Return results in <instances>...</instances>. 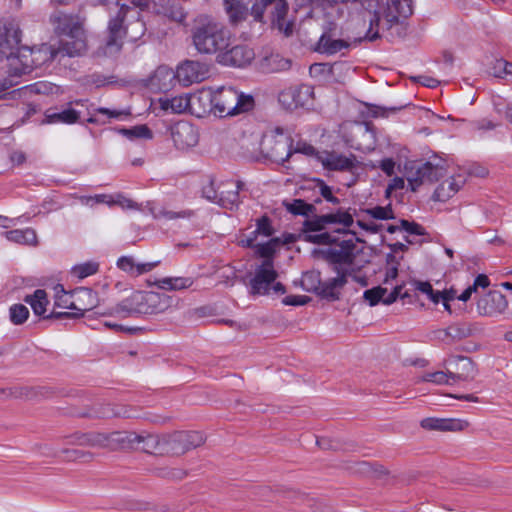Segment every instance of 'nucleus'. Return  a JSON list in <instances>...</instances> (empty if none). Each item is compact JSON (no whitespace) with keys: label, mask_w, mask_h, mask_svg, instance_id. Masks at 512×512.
<instances>
[{"label":"nucleus","mask_w":512,"mask_h":512,"mask_svg":"<svg viewBox=\"0 0 512 512\" xmlns=\"http://www.w3.org/2000/svg\"><path fill=\"white\" fill-rule=\"evenodd\" d=\"M367 15L363 19H368L369 28L363 38L359 41H376L381 38L380 30L387 32V37L393 41L402 39L407 34L406 19L412 15V0H389L382 9H373L371 2L365 6Z\"/></svg>","instance_id":"f257e3e1"},{"label":"nucleus","mask_w":512,"mask_h":512,"mask_svg":"<svg viewBox=\"0 0 512 512\" xmlns=\"http://www.w3.org/2000/svg\"><path fill=\"white\" fill-rule=\"evenodd\" d=\"M21 30L14 20H8L0 26V63L9 76L20 77L31 73L28 58L31 48L19 46Z\"/></svg>","instance_id":"f03ea898"},{"label":"nucleus","mask_w":512,"mask_h":512,"mask_svg":"<svg viewBox=\"0 0 512 512\" xmlns=\"http://www.w3.org/2000/svg\"><path fill=\"white\" fill-rule=\"evenodd\" d=\"M194 99H205L210 111L220 118L249 112L255 105L252 95L244 94L233 87H220L214 92L210 89L203 90Z\"/></svg>","instance_id":"7ed1b4c3"},{"label":"nucleus","mask_w":512,"mask_h":512,"mask_svg":"<svg viewBox=\"0 0 512 512\" xmlns=\"http://www.w3.org/2000/svg\"><path fill=\"white\" fill-rule=\"evenodd\" d=\"M50 22L57 35L67 37L61 40L59 52L69 57L81 56L86 52L87 38L80 17L57 12L51 15Z\"/></svg>","instance_id":"20e7f679"},{"label":"nucleus","mask_w":512,"mask_h":512,"mask_svg":"<svg viewBox=\"0 0 512 512\" xmlns=\"http://www.w3.org/2000/svg\"><path fill=\"white\" fill-rule=\"evenodd\" d=\"M192 43L201 54H219L230 46V32L208 18L199 19L191 30Z\"/></svg>","instance_id":"39448f33"},{"label":"nucleus","mask_w":512,"mask_h":512,"mask_svg":"<svg viewBox=\"0 0 512 512\" xmlns=\"http://www.w3.org/2000/svg\"><path fill=\"white\" fill-rule=\"evenodd\" d=\"M172 303L173 299L165 293L136 291L114 307L112 313L122 317L159 314L170 308Z\"/></svg>","instance_id":"423d86ee"},{"label":"nucleus","mask_w":512,"mask_h":512,"mask_svg":"<svg viewBox=\"0 0 512 512\" xmlns=\"http://www.w3.org/2000/svg\"><path fill=\"white\" fill-rule=\"evenodd\" d=\"M346 284L347 280L344 279V275L323 281L320 271L317 270L303 273L301 279V286L305 291L314 293L328 301L339 300L340 291Z\"/></svg>","instance_id":"0eeeda50"},{"label":"nucleus","mask_w":512,"mask_h":512,"mask_svg":"<svg viewBox=\"0 0 512 512\" xmlns=\"http://www.w3.org/2000/svg\"><path fill=\"white\" fill-rule=\"evenodd\" d=\"M164 454L180 456L186 452L200 447L206 441V437L199 431H174L163 434Z\"/></svg>","instance_id":"6e6552de"},{"label":"nucleus","mask_w":512,"mask_h":512,"mask_svg":"<svg viewBox=\"0 0 512 512\" xmlns=\"http://www.w3.org/2000/svg\"><path fill=\"white\" fill-rule=\"evenodd\" d=\"M406 178L412 191H416L424 183H434L446 174L440 163L430 161L424 163L412 162L405 165Z\"/></svg>","instance_id":"1a4fd4ad"},{"label":"nucleus","mask_w":512,"mask_h":512,"mask_svg":"<svg viewBox=\"0 0 512 512\" xmlns=\"http://www.w3.org/2000/svg\"><path fill=\"white\" fill-rule=\"evenodd\" d=\"M274 133L276 135L264 137L261 142V152L266 158L276 163L283 164L293 154L291 148L292 139L288 136H284L283 129L280 127H277Z\"/></svg>","instance_id":"9d476101"},{"label":"nucleus","mask_w":512,"mask_h":512,"mask_svg":"<svg viewBox=\"0 0 512 512\" xmlns=\"http://www.w3.org/2000/svg\"><path fill=\"white\" fill-rule=\"evenodd\" d=\"M312 255L331 264L332 270L337 274L336 277L344 275V279L347 280L353 274V269L348 267L354 264L356 255H351L340 248L314 249Z\"/></svg>","instance_id":"9b49d317"},{"label":"nucleus","mask_w":512,"mask_h":512,"mask_svg":"<svg viewBox=\"0 0 512 512\" xmlns=\"http://www.w3.org/2000/svg\"><path fill=\"white\" fill-rule=\"evenodd\" d=\"M314 89L307 84L288 87L279 93L278 101L286 110L309 108L313 105Z\"/></svg>","instance_id":"f8f14e48"},{"label":"nucleus","mask_w":512,"mask_h":512,"mask_svg":"<svg viewBox=\"0 0 512 512\" xmlns=\"http://www.w3.org/2000/svg\"><path fill=\"white\" fill-rule=\"evenodd\" d=\"M267 9H270L272 23L282 30L288 12L287 2L285 0H260L251 7V15L255 21L263 22L264 11Z\"/></svg>","instance_id":"ddd939ff"},{"label":"nucleus","mask_w":512,"mask_h":512,"mask_svg":"<svg viewBox=\"0 0 512 512\" xmlns=\"http://www.w3.org/2000/svg\"><path fill=\"white\" fill-rule=\"evenodd\" d=\"M116 5L119 6L115 16H112L108 22V38L106 45L107 47H115L116 50H120L122 47V39L126 35V26H124L125 19L134 8L126 4H120V0L116 1Z\"/></svg>","instance_id":"4468645a"},{"label":"nucleus","mask_w":512,"mask_h":512,"mask_svg":"<svg viewBox=\"0 0 512 512\" xmlns=\"http://www.w3.org/2000/svg\"><path fill=\"white\" fill-rule=\"evenodd\" d=\"M168 75L176 77L183 86L200 83L209 77V67L199 61L186 60L177 67L176 73L168 72Z\"/></svg>","instance_id":"2eb2a0df"},{"label":"nucleus","mask_w":512,"mask_h":512,"mask_svg":"<svg viewBox=\"0 0 512 512\" xmlns=\"http://www.w3.org/2000/svg\"><path fill=\"white\" fill-rule=\"evenodd\" d=\"M278 276L274 269L273 262L263 261L255 270L254 277L250 280V293L252 295H266L270 291V286L275 282Z\"/></svg>","instance_id":"dca6fc26"},{"label":"nucleus","mask_w":512,"mask_h":512,"mask_svg":"<svg viewBox=\"0 0 512 512\" xmlns=\"http://www.w3.org/2000/svg\"><path fill=\"white\" fill-rule=\"evenodd\" d=\"M445 365L453 383L473 380L476 375L474 362L466 356H450Z\"/></svg>","instance_id":"f3484780"},{"label":"nucleus","mask_w":512,"mask_h":512,"mask_svg":"<svg viewBox=\"0 0 512 512\" xmlns=\"http://www.w3.org/2000/svg\"><path fill=\"white\" fill-rule=\"evenodd\" d=\"M87 102V99L71 101L67 104V107L60 111H57L56 108H49L45 111L44 118L40 121V123L42 125L56 123L68 125L75 124L79 121L81 112L73 108V105L83 106Z\"/></svg>","instance_id":"a211bd4d"},{"label":"nucleus","mask_w":512,"mask_h":512,"mask_svg":"<svg viewBox=\"0 0 512 512\" xmlns=\"http://www.w3.org/2000/svg\"><path fill=\"white\" fill-rule=\"evenodd\" d=\"M171 138L179 150H187L197 145L199 134L194 125L187 121H179L170 128Z\"/></svg>","instance_id":"6ab92c4d"},{"label":"nucleus","mask_w":512,"mask_h":512,"mask_svg":"<svg viewBox=\"0 0 512 512\" xmlns=\"http://www.w3.org/2000/svg\"><path fill=\"white\" fill-rule=\"evenodd\" d=\"M255 54L246 45H235L222 50L216 57L217 62L227 66L243 67L249 64Z\"/></svg>","instance_id":"aec40b11"},{"label":"nucleus","mask_w":512,"mask_h":512,"mask_svg":"<svg viewBox=\"0 0 512 512\" xmlns=\"http://www.w3.org/2000/svg\"><path fill=\"white\" fill-rule=\"evenodd\" d=\"M508 307L506 297L500 291H489L477 302V311L483 316L502 314Z\"/></svg>","instance_id":"412c9836"},{"label":"nucleus","mask_w":512,"mask_h":512,"mask_svg":"<svg viewBox=\"0 0 512 512\" xmlns=\"http://www.w3.org/2000/svg\"><path fill=\"white\" fill-rule=\"evenodd\" d=\"M139 437L136 432L114 431L106 433L105 449L130 450L139 446Z\"/></svg>","instance_id":"4be33fe9"},{"label":"nucleus","mask_w":512,"mask_h":512,"mask_svg":"<svg viewBox=\"0 0 512 512\" xmlns=\"http://www.w3.org/2000/svg\"><path fill=\"white\" fill-rule=\"evenodd\" d=\"M83 416L98 417V418H110V417L137 418L138 417L134 407L127 406V405H121V404L99 405L98 409H95L91 413L83 414Z\"/></svg>","instance_id":"5701e85b"},{"label":"nucleus","mask_w":512,"mask_h":512,"mask_svg":"<svg viewBox=\"0 0 512 512\" xmlns=\"http://www.w3.org/2000/svg\"><path fill=\"white\" fill-rule=\"evenodd\" d=\"M426 430L438 431H463L469 426V422L464 419H444V418H425L420 423Z\"/></svg>","instance_id":"b1692460"},{"label":"nucleus","mask_w":512,"mask_h":512,"mask_svg":"<svg viewBox=\"0 0 512 512\" xmlns=\"http://www.w3.org/2000/svg\"><path fill=\"white\" fill-rule=\"evenodd\" d=\"M402 286H396L391 292L388 293L386 288L381 286L373 287L364 291L363 298L370 306H375L380 302L385 305L394 303L400 295Z\"/></svg>","instance_id":"393cba45"},{"label":"nucleus","mask_w":512,"mask_h":512,"mask_svg":"<svg viewBox=\"0 0 512 512\" xmlns=\"http://www.w3.org/2000/svg\"><path fill=\"white\" fill-rule=\"evenodd\" d=\"M352 147L362 152H368L374 149L376 144L375 132L372 126L365 122L357 126L354 135Z\"/></svg>","instance_id":"a878e982"},{"label":"nucleus","mask_w":512,"mask_h":512,"mask_svg":"<svg viewBox=\"0 0 512 512\" xmlns=\"http://www.w3.org/2000/svg\"><path fill=\"white\" fill-rule=\"evenodd\" d=\"M260 0H224L225 9L232 24L237 25L246 19L249 6Z\"/></svg>","instance_id":"bb28decb"},{"label":"nucleus","mask_w":512,"mask_h":512,"mask_svg":"<svg viewBox=\"0 0 512 512\" xmlns=\"http://www.w3.org/2000/svg\"><path fill=\"white\" fill-rule=\"evenodd\" d=\"M324 168L332 171H349L354 168V155L351 157L338 154L336 152H327L324 156H319Z\"/></svg>","instance_id":"cd10ccee"},{"label":"nucleus","mask_w":512,"mask_h":512,"mask_svg":"<svg viewBox=\"0 0 512 512\" xmlns=\"http://www.w3.org/2000/svg\"><path fill=\"white\" fill-rule=\"evenodd\" d=\"M159 264L156 262L136 263L132 256H121L117 260V267L131 276L137 277L150 272Z\"/></svg>","instance_id":"c85d7f7f"},{"label":"nucleus","mask_w":512,"mask_h":512,"mask_svg":"<svg viewBox=\"0 0 512 512\" xmlns=\"http://www.w3.org/2000/svg\"><path fill=\"white\" fill-rule=\"evenodd\" d=\"M350 47V43L346 40L335 39L330 32H325L319 38L316 51L326 55H334L343 49Z\"/></svg>","instance_id":"c756f323"},{"label":"nucleus","mask_w":512,"mask_h":512,"mask_svg":"<svg viewBox=\"0 0 512 512\" xmlns=\"http://www.w3.org/2000/svg\"><path fill=\"white\" fill-rule=\"evenodd\" d=\"M73 296H75V300L79 303V305L76 304L77 313L84 315L85 311H90L96 307L98 301L97 293L90 288H77L73 291Z\"/></svg>","instance_id":"7c9ffc66"},{"label":"nucleus","mask_w":512,"mask_h":512,"mask_svg":"<svg viewBox=\"0 0 512 512\" xmlns=\"http://www.w3.org/2000/svg\"><path fill=\"white\" fill-rule=\"evenodd\" d=\"M463 183L464 180L460 176L459 180L454 177L446 179L435 189L433 199L441 202L448 200L458 192Z\"/></svg>","instance_id":"2f4dec72"},{"label":"nucleus","mask_w":512,"mask_h":512,"mask_svg":"<svg viewBox=\"0 0 512 512\" xmlns=\"http://www.w3.org/2000/svg\"><path fill=\"white\" fill-rule=\"evenodd\" d=\"M321 202V198H316L314 203H307L303 199H294L290 202L285 201L283 205L289 213L308 218L317 211L316 204H320Z\"/></svg>","instance_id":"473e14b6"},{"label":"nucleus","mask_w":512,"mask_h":512,"mask_svg":"<svg viewBox=\"0 0 512 512\" xmlns=\"http://www.w3.org/2000/svg\"><path fill=\"white\" fill-rule=\"evenodd\" d=\"M24 302L29 304L36 316H42L44 318L46 307L49 304L47 293L43 289H36L33 294L26 295Z\"/></svg>","instance_id":"72a5a7b5"},{"label":"nucleus","mask_w":512,"mask_h":512,"mask_svg":"<svg viewBox=\"0 0 512 512\" xmlns=\"http://www.w3.org/2000/svg\"><path fill=\"white\" fill-rule=\"evenodd\" d=\"M138 437L140 438L139 439V444H143L142 446V450L146 453H150V454H161V455H164V446L162 445L163 444V441H164V437H163V434L161 435H156V434H151V433H143V434H138Z\"/></svg>","instance_id":"f704fd0d"},{"label":"nucleus","mask_w":512,"mask_h":512,"mask_svg":"<svg viewBox=\"0 0 512 512\" xmlns=\"http://www.w3.org/2000/svg\"><path fill=\"white\" fill-rule=\"evenodd\" d=\"M441 332L452 341H460L472 336L475 332V327L470 323L461 322L452 324Z\"/></svg>","instance_id":"c9c22d12"},{"label":"nucleus","mask_w":512,"mask_h":512,"mask_svg":"<svg viewBox=\"0 0 512 512\" xmlns=\"http://www.w3.org/2000/svg\"><path fill=\"white\" fill-rule=\"evenodd\" d=\"M58 53H60L58 51ZM57 52L51 50L47 45H43L41 48H31V56L28 58V62L31 68V72L34 68L40 67L41 65L53 61Z\"/></svg>","instance_id":"e433bc0d"},{"label":"nucleus","mask_w":512,"mask_h":512,"mask_svg":"<svg viewBox=\"0 0 512 512\" xmlns=\"http://www.w3.org/2000/svg\"><path fill=\"white\" fill-rule=\"evenodd\" d=\"M329 220L330 219L326 214L318 215L317 211L314 214H311V216L306 218L302 224L301 231L303 236L310 234V232L323 231L327 225H330Z\"/></svg>","instance_id":"4c0bfd02"},{"label":"nucleus","mask_w":512,"mask_h":512,"mask_svg":"<svg viewBox=\"0 0 512 512\" xmlns=\"http://www.w3.org/2000/svg\"><path fill=\"white\" fill-rule=\"evenodd\" d=\"M6 238L9 241L20 243V244H29L35 245L37 243V235L35 230L31 228H27L24 230L15 229L11 231H7L5 233Z\"/></svg>","instance_id":"58836bf2"},{"label":"nucleus","mask_w":512,"mask_h":512,"mask_svg":"<svg viewBox=\"0 0 512 512\" xmlns=\"http://www.w3.org/2000/svg\"><path fill=\"white\" fill-rule=\"evenodd\" d=\"M196 95L192 98H188L185 95L175 96L171 99H168L162 103V108L165 110L170 109L173 113H183L190 106L191 101H197L194 99Z\"/></svg>","instance_id":"ea45409f"},{"label":"nucleus","mask_w":512,"mask_h":512,"mask_svg":"<svg viewBox=\"0 0 512 512\" xmlns=\"http://www.w3.org/2000/svg\"><path fill=\"white\" fill-rule=\"evenodd\" d=\"M192 284L193 280L188 277H166L157 281L158 287L163 290H181Z\"/></svg>","instance_id":"a19ab883"},{"label":"nucleus","mask_w":512,"mask_h":512,"mask_svg":"<svg viewBox=\"0 0 512 512\" xmlns=\"http://www.w3.org/2000/svg\"><path fill=\"white\" fill-rule=\"evenodd\" d=\"M118 132L129 140L153 138V132L145 124L136 125L131 128H121Z\"/></svg>","instance_id":"79ce46f5"},{"label":"nucleus","mask_w":512,"mask_h":512,"mask_svg":"<svg viewBox=\"0 0 512 512\" xmlns=\"http://www.w3.org/2000/svg\"><path fill=\"white\" fill-rule=\"evenodd\" d=\"M133 12L136 16L133 21L126 25V35L131 41H137L145 34L146 26L144 21L140 19V13L135 10Z\"/></svg>","instance_id":"37998d69"},{"label":"nucleus","mask_w":512,"mask_h":512,"mask_svg":"<svg viewBox=\"0 0 512 512\" xmlns=\"http://www.w3.org/2000/svg\"><path fill=\"white\" fill-rule=\"evenodd\" d=\"M281 244V241L279 238H272L268 242L263 244H257L255 246L256 254L262 258H264L263 261H272L273 262V255L276 252V249Z\"/></svg>","instance_id":"c03bdc74"},{"label":"nucleus","mask_w":512,"mask_h":512,"mask_svg":"<svg viewBox=\"0 0 512 512\" xmlns=\"http://www.w3.org/2000/svg\"><path fill=\"white\" fill-rule=\"evenodd\" d=\"M81 446L97 447L105 449L106 433L88 432L81 434Z\"/></svg>","instance_id":"a18cd8bd"},{"label":"nucleus","mask_w":512,"mask_h":512,"mask_svg":"<svg viewBox=\"0 0 512 512\" xmlns=\"http://www.w3.org/2000/svg\"><path fill=\"white\" fill-rule=\"evenodd\" d=\"M9 317L14 325H21L28 319L29 309L24 304H13L9 309Z\"/></svg>","instance_id":"49530a36"},{"label":"nucleus","mask_w":512,"mask_h":512,"mask_svg":"<svg viewBox=\"0 0 512 512\" xmlns=\"http://www.w3.org/2000/svg\"><path fill=\"white\" fill-rule=\"evenodd\" d=\"M326 215L330 219V224H341L344 227H350L354 222L353 216L349 211L343 210L342 208L337 209L333 213H327Z\"/></svg>","instance_id":"de8ad7c7"},{"label":"nucleus","mask_w":512,"mask_h":512,"mask_svg":"<svg viewBox=\"0 0 512 512\" xmlns=\"http://www.w3.org/2000/svg\"><path fill=\"white\" fill-rule=\"evenodd\" d=\"M273 234L274 228L272 227V221L266 214L256 220V229L252 232V235L270 237Z\"/></svg>","instance_id":"09e8293b"},{"label":"nucleus","mask_w":512,"mask_h":512,"mask_svg":"<svg viewBox=\"0 0 512 512\" xmlns=\"http://www.w3.org/2000/svg\"><path fill=\"white\" fill-rule=\"evenodd\" d=\"M240 202L238 191H227L226 194L222 191L220 193L219 205L226 209L233 210L239 206Z\"/></svg>","instance_id":"8fccbe9b"},{"label":"nucleus","mask_w":512,"mask_h":512,"mask_svg":"<svg viewBox=\"0 0 512 512\" xmlns=\"http://www.w3.org/2000/svg\"><path fill=\"white\" fill-rule=\"evenodd\" d=\"M99 269V265L96 262H86L83 264L76 265L72 268V273L80 279H84L88 276L95 274Z\"/></svg>","instance_id":"3c124183"},{"label":"nucleus","mask_w":512,"mask_h":512,"mask_svg":"<svg viewBox=\"0 0 512 512\" xmlns=\"http://www.w3.org/2000/svg\"><path fill=\"white\" fill-rule=\"evenodd\" d=\"M422 381L431 382V383H435V384H439V385L453 384L448 371L447 372H444V371L427 372L422 376Z\"/></svg>","instance_id":"603ef678"},{"label":"nucleus","mask_w":512,"mask_h":512,"mask_svg":"<svg viewBox=\"0 0 512 512\" xmlns=\"http://www.w3.org/2000/svg\"><path fill=\"white\" fill-rule=\"evenodd\" d=\"M306 242L319 244V245H330L337 242L336 238L328 232H322L319 234H306L303 236Z\"/></svg>","instance_id":"864d4df0"},{"label":"nucleus","mask_w":512,"mask_h":512,"mask_svg":"<svg viewBox=\"0 0 512 512\" xmlns=\"http://www.w3.org/2000/svg\"><path fill=\"white\" fill-rule=\"evenodd\" d=\"M61 293L62 294H59V292H57L54 305L56 307L76 310V303L74 300H72V298H75V296H73V292L71 294H68L64 290L63 286H61Z\"/></svg>","instance_id":"5fc2aeb1"},{"label":"nucleus","mask_w":512,"mask_h":512,"mask_svg":"<svg viewBox=\"0 0 512 512\" xmlns=\"http://www.w3.org/2000/svg\"><path fill=\"white\" fill-rule=\"evenodd\" d=\"M366 213L370 215L374 219L379 220H389L394 219V213L390 205L388 206H376L374 208H369L366 210Z\"/></svg>","instance_id":"6e6d98bb"},{"label":"nucleus","mask_w":512,"mask_h":512,"mask_svg":"<svg viewBox=\"0 0 512 512\" xmlns=\"http://www.w3.org/2000/svg\"><path fill=\"white\" fill-rule=\"evenodd\" d=\"M194 215L192 210H183L179 212L162 209L158 213L154 214L155 219L165 218L167 220H175L178 218H190Z\"/></svg>","instance_id":"4d7b16f0"},{"label":"nucleus","mask_w":512,"mask_h":512,"mask_svg":"<svg viewBox=\"0 0 512 512\" xmlns=\"http://www.w3.org/2000/svg\"><path fill=\"white\" fill-rule=\"evenodd\" d=\"M316 186L319 188L320 195L328 202L333 205H338L340 199L335 197L332 193V187L328 186L323 180L317 179Z\"/></svg>","instance_id":"13d9d810"},{"label":"nucleus","mask_w":512,"mask_h":512,"mask_svg":"<svg viewBox=\"0 0 512 512\" xmlns=\"http://www.w3.org/2000/svg\"><path fill=\"white\" fill-rule=\"evenodd\" d=\"M406 105L393 106V107H383L378 105H370L369 113L372 117H387L389 113H396L403 109Z\"/></svg>","instance_id":"bf43d9fd"},{"label":"nucleus","mask_w":512,"mask_h":512,"mask_svg":"<svg viewBox=\"0 0 512 512\" xmlns=\"http://www.w3.org/2000/svg\"><path fill=\"white\" fill-rule=\"evenodd\" d=\"M402 230H405L407 233L412 235H425V229L416 222H409L408 220L402 219L400 221Z\"/></svg>","instance_id":"052dcab7"},{"label":"nucleus","mask_w":512,"mask_h":512,"mask_svg":"<svg viewBox=\"0 0 512 512\" xmlns=\"http://www.w3.org/2000/svg\"><path fill=\"white\" fill-rule=\"evenodd\" d=\"M345 66L344 63H334V64H328V63H315L311 66L310 70H318L322 73H327L330 75H334L335 71L343 68Z\"/></svg>","instance_id":"680f3d73"},{"label":"nucleus","mask_w":512,"mask_h":512,"mask_svg":"<svg viewBox=\"0 0 512 512\" xmlns=\"http://www.w3.org/2000/svg\"><path fill=\"white\" fill-rule=\"evenodd\" d=\"M316 444L323 450L337 451L341 447L338 440H334L329 437H317Z\"/></svg>","instance_id":"e2e57ef3"},{"label":"nucleus","mask_w":512,"mask_h":512,"mask_svg":"<svg viewBox=\"0 0 512 512\" xmlns=\"http://www.w3.org/2000/svg\"><path fill=\"white\" fill-rule=\"evenodd\" d=\"M271 65H274V71H284L291 67V61L283 58L280 55H272L269 59Z\"/></svg>","instance_id":"0e129e2a"},{"label":"nucleus","mask_w":512,"mask_h":512,"mask_svg":"<svg viewBox=\"0 0 512 512\" xmlns=\"http://www.w3.org/2000/svg\"><path fill=\"white\" fill-rule=\"evenodd\" d=\"M109 206L119 205L122 208L126 209H139V204L134 202L133 200L124 197L121 194L116 195V199H113L112 202H108Z\"/></svg>","instance_id":"69168bd1"},{"label":"nucleus","mask_w":512,"mask_h":512,"mask_svg":"<svg viewBox=\"0 0 512 512\" xmlns=\"http://www.w3.org/2000/svg\"><path fill=\"white\" fill-rule=\"evenodd\" d=\"M507 65V61L504 59H496L491 67L489 68V73L496 78H504L505 77V66Z\"/></svg>","instance_id":"338daca9"},{"label":"nucleus","mask_w":512,"mask_h":512,"mask_svg":"<svg viewBox=\"0 0 512 512\" xmlns=\"http://www.w3.org/2000/svg\"><path fill=\"white\" fill-rule=\"evenodd\" d=\"M310 297L301 295H289L283 298L282 303L287 306H302L310 301Z\"/></svg>","instance_id":"774afa93"}]
</instances>
